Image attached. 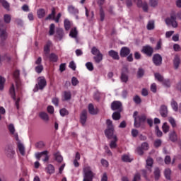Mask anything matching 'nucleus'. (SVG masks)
<instances>
[{
    "label": "nucleus",
    "instance_id": "nucleus-37",
    "mask_svg": "<svg viewBox=\"0 0 181 181\" xmlns=\"http://www.w3.org/2000/svg\"><path fill=\"white\" fill-rule=\"evenodd\" d=\"M39 117H41V119L44 121H49V115L45 112H40Z\"/></svg>",
    "mask_w": 181,
    "mask_h": 181
},
{
    "label": "nucleus",
    "instance_id": "nucleus-53",
    "mask_svg": "<svg viewBox=\"0 0 181 181\" xmlns=\"http://www.w3.org/2000/svg\"><path fill=\"white\" fill-rule=\"evenodd\" d=\"M112 118H113V119L117 121V120L119 119V118H121V115L119 114V112H115L112 114Z\"/></svg>",
    "mask_w": 181,
    "mask_h": 181
},
{
    "label": "nucleus",
    "instance_id": "nucleus-43",
    "mask_svg": "<svg viewBox=\"0 0 181 181\" xmlns=\"http://www.w3.org/2000/svg\"><path fill=\"white\" fill-rule=\"evenodd\" d=\"M159 4V0H149V5L151 8H156Z\"/></svg>",
    "mask_w": 181,
    "mask_h": 181
},
{
    "label": "nucleus",
    "instance_id": "nucleus-19",
    "mask_svg": "<svg viewBox=\"0 0 181 181\" xmlns=\"http://www.w3.org/2000/svg\"><path fill=\"white\" fill-rule=\"evenodd\" d=\"M71 100V92L66 90L62 93V100L63 101H69Z\"/></svg>",
    "mask_w": 181,
    "mask_h": 181
},
{
    "label": "nucleus",
    "instance_id": "nucleus-41",
    "mask_svg": "<svg viewBox=\"0 0 181 181\" xmlns=\"http://www.w3.org/2000/svg\"><path fill=\"white\" fill-rule=\"evenodd\" d=\"M172 174V170L169 168H167L164 171L165 177L168 180H170V175Z\"/></svg>",
    "mask_w": 181,
    "mask_h": 181
},
{
    "label": "nucleus",
    "instance_id": "nucleus-39",
    "mask_svg": "<svg viewBox=\"0 0 181 181\" xmlns=\"http://www.w3.org/2000/svg\"><path fill=\"white\" fill-rule=\"evenodd\" d=\"M147 29L148 30H153L155 29V21H150L147 24Z\"/></svg>",
    "mask_w": 181,
    "mask_h": 181
},
{
    "label": "nucleus",
    "instance_id": "nucleus-52",
    "mask_svg": "<svg viewBox=\"0 0 181 181\" xmlns=\"http://www.w3.org/2000/svg\"><path fill=\"white\" fill-rule=\"evenodd\" d=\"M91 53L92 54H94V56H96L97 54H100V49H98L97 47H93L92 49H91Z\"/></svg>",
    "mask_w": 181,
    "mask_h": 181
},
{
    "label": "nucleus",
    "instance_id": "nucleus-23",
    "mask_svg": "<svg viewBox=\"0 0 181 181\" xmlns=\"http://www.w3.org/2000/svg\"><path fill=\"white\" fill-rule=\"evenodd\" d=\"M168 136L172 142H175V141H177V134H176V132L175 130L171 131L168 134Z\"/></svg>",
    "mask_w": 181,
    "mask_h": 181
},
{
    "label": "nucleus",
    "instance_id": "nucleus-45",
    "mask_svg": "<svg viewBox=\"0 0 181 181\" xmlns=\"http://www.w3.org/2000/svg\"><path fill=\"white\" fill-rule=\"evenodd\" d=\"M168 122L170 124V125L173 127V128L176 127V120L173 117H169L168 118Z\"/></svg>",
    "mask_w": 181,
    "mask_h": 181
},
{
    "label": "nucleus",
    "instance_id": "nucleus-30",
    "mask_svg": "<svg viewBox=\"0 0 181 181\" xmlns=\"http://www.w3.org/2000/svg\"><path fill=\"white\" fill-rule=\"evenodd\" d=\"M88 110L90 114H92V115H95V114L98 113V109L94 108V106L93 105H89L88 106Z\"/></svg>",
    "mask_w": 181,
    "mask_h": 181
},
{
    "label": "nucleus",
    "instance_id": "nucleus-24",
    "mask_svg": "<svg viewBox=\"0 0 181 181\" xmlns=\"http://www.w3.org/2000/svg\"><path fill=\"white\" fill-rule=\"evenodd\" d=\"M163 134H168L170 131V126L168 122H164L161 127Z\"/></svg>",
    "mask_w": 181,
    "mask_h": 181
},
{
    "label": "nucleus",
    "instance_id": "nucleus-54",
    "mask_svg": "<svg viewBox=\"0 0 181 181\" xmlns=\"http://www.w3.org/2000/svg\"><path fill=\"white\" fill-rule=\"evenodd\" d=\"M69 36H71V37H77V30L73 28L70 32Z\"/></svg>",
    "mask_w": 181,
    "mask_h": 181
},
{
    "label": "nucleus",
    "instance_id": "nucleus-51",
    "mask_svg": "<svg viewBox=\"0 0 181 181\" xmlns=\"http://www.w3.org/2000/svg\"><path fill=\"white\" fill-rule=\"evenodd\" d=\"M70 26H71V23L68 19H65L64 21V27L66 30H69L70 29Z\"/></svg>",
    "mask_w": 181,
    "mask_h": 181
},
{
    "label": "nucleus",
    "instance_id": "nucleus-48",
    "mask_svg": "<svg viewBox=\"0 0 181 181\" xmlns=\"http://www.w3.org/2000/svg\"><path fill=\"white\" fill-rule=\"evenodd\" d=\"M6 80L5 78L0 76V90H4V87H5V82Z\"/></svg>",
    "mask_w": 181,
    "mask_h": 181
},
{
    "label": "nucleus",
    "instance_id": "nucleus-16",
    "mask_svg": "<svg viewBox=\"0 0 181 181\" xmlns=\"http://www.w3.org/2000/svg\"><path fill=\"white\" fill-rule=\"evenodd\" d=\"M112 110H118V111H121L122 108V104L119 101H115L111 105Z\"/></svg>",
    "mask_w": 181,
    "mask_h": 181
},
{
    "label": "nucleus",
    "instance_id": "nucleus-17",
    "mask_svg": "<svg viewBox=\"0 0 181 181\" xmlns=\"http://www.w3.org/2000/svg\"><path fill=\"white\" fill-rule=\"evenodd\" d=\"M141 52L147 54V56H151L153 52V49L151 47V46L147 45L143 47Z\"/></svg>",
    "mask_w": 181,
    "mask_h": 181
},
{
    "label": "nucleus",
    "instance_id": "nucleus-29",
    "mask_svg": "<svg viewBox=\"0 0 181 181\" xmlns=\"http://www.w3.org/2000/svg\"><path fill=\"white\" fill-rule=\"evenodd\" d=\"M171 107L173 108V111L175 112H177L179 111V107L177 106V102H176L175 100H172L170 102Z\"/></svg>",
    "mask_w": 181,
    "mask_h": 181
},
{
    "label": "nucleus",
    "instance_id": "nucleus-15",
    "mask_svg": "<svg viewBox=\"0 0 181 181\" xmlns=\"http://www.w3.org/2000/svg\"><path fill=\"white\" fill-rule=\"evenodd\" d=\"M153 62L156 66H160V64H162V57L158 54H155L153 57Z\"/></svg>",
    "mask_w": 181,
    "mask_h": 181
},
{
    "label": "nucleus",
    "instance_id": "nucleus-1",
    "mask_svg": "<svg viewBox=\"0 0 181 181\" xmlns=\"http://www.w3.org/2000/svg\"><path fill=\"white\" fill-rule=\"evenodd\" d=\"M10 94L15 102L16 107L18 110L19 102L21 101V93L19 92V86L16 82V84H13L10 88Z\"/></svg>",
    "mask_w": 181,
    "mask_h": 181
},
{
    "label": "nucleus",
    "instance_id": "nucleus-31",
    "mask_svg": "<svg viewBox=\"0 0 181 181\" xmlns=\"http://www.w3.org/2000/svg\"><path fill=\"white\" fill-rule=\"evenodd\" d=\"M37 17L40 19H42V18H45V15H46V11L43 8H39L37 11Z\"/></svg>",
    "mask_w": 181,
    "mask_h": 181
},
{
    "label": "nucleus",
    "instance_id": "nucleus-26",
    "mask_svg": "<svg viewBox=\"0 0 181 181\" xmlns=\"http://www.w3.org/2000/svg\"><path fill=\"white\" fill-rule=\"evenodd\" d=\"M122 160H123V162H132V160H134V158H132L129 154H124L122 156Z\"/></svg>",
    "mask_w": 181,
    "mask_h": 181
},
{
    "label": "nucleus",
    "instance_id": "nucleus-20",
    "mask_svg": "<svg viewBox=\"0 0 181 181\" xmlns=\"http://www.w3.org/2000/svg\"><path fill=\"white\" fill-rule=\"evenodd\" d=\"M50 46H52V42L48 41L44 47L45 57H47V54L50 52Z\"/></svg>",
    "mask_w": 181,
    "mask_h": 181
},
{
    "label": "nucleus",
    "instance_id": "nucleus-64",
    "mask_svg": "<svg viewBox=\"0 0 181 181\" xmlns=\"http://www.w3.org/2000/svg\"><path fill=\"white\" fill-rule=\"evenodd\" d=\"M139 180H141V175H139V173H136L134 177L133 181H139Z\"/></svg>",
    "mask_w": 181,
    "mask_h": 181
},
{
    "label": "nucleus",
    "instance_id": "nucleus-35",
    "mask_svg": "<svg viewBox=\"0 0 181 181\" xmlns=\"http://www.w3.org/2000/svg\"><path fill=\"white\" fill-rule=\"evenodd\" d=\"M109 55L110 56V57H112V59H115V60H118V59H119V56H118V52L115 51H110Z\"/></svg>",
    "mask_w": 181,
    "mask_h": 181
},
{
    "label": "nucleus",
    "instance_id": "nucleus-13",
    "mask_svg": "<svg viewBox=\"0 0 181 181\" xmlns=\"http://www.w3.org/2000/svg\"><path fill=\"white\" fill-rule=\"evenodd\" d=\"M169 111L168 110V106L162 105L160 107V115L163 118H166L168 117Z\"/></svg>",
    "mask_w": 181,
    "mask_h": 181
},
{
    "label": "nucleus",
    "instance_id": "nucleus-2",
    "mask_svg": "<svg viewBox=\"0 0 181 181\" xmlns=\"http://www.w3.org/2000/svg\"><path fill=\"white\" fill-rule=\"evenodd\" d=\"M107 129L105 131V134L109 139H115L117 141V135L114 134V125L111 119L106 120Z\"/></svg>",
    "mask_w": 181,
    "mask_h": 181
},
{
    "label": "nucleus",
    "instance_id": "nucleus-28",
    "mask_svg": "<svg viewBox=\"0 0 181 181\" xmlns=\"http://www.w3.org/2000/svg\"><path fill=\"white\" fill-rule=\"evenodd\" d=\"M129 49L127 47H123L121 49L120 52V56H122V57H125L126 56H128V54H129Z\"/></svg>",
    "mask_w": 181,
    "mask_h": 181
},
{
    "label": "nucleus",
    "instance_id": "nucleus-14",
    "mask_svg": "<svg viewBox=\"0 0 181 181\" xmlns=\"http://www.w3.org/2000/svg\"><path fill=\"white\" fill-rule=\"evenodd\" d=\"M121 80L123 83H127L128 81V69L123 68L122 71Z\"/></svg>",
    "mask_w": 181,
    "mask_h": 181
},
{
    "label": "nucleus",
    "instance_id": "nucleus-49",
    "mask_svg": "<svg viewBox=\"0 0 181 181\" xmlns=\"http://www.w3.org/2000/svg\"><path fill=\"white\" fill-rule=\"evenodd\" d=\"M1 4L5 9H6L7 11H9L10 5H9V3H8V1H6V0H1Z\"/></svg>",
    "mask_w": 181,
    "mask_h": 181
},
{
    "label": "nucleus",
    "instance_id": "nucleus-34",
    "mask_svg": "<svg viewBox=\"0 0 181 181\" xmlns=\"http://www.w3.org/2000/svg\"><path fill=\"white\" fill-rule=\"evenodd\" d=\"M54 159L57 160V162H59V163L63 162V157L62 155H60V153L57 152L54 154Z\"/></svg>",
    "mask_w": 181,
    "mask_h": 181
},
{
    "label": "nucleus",
    "instance_id": "nucleus-3",
    "mask_svg": "<svg viewBox=\"0 0 181 181\" xmlns=\"http://www.w3.org/2000/svg\"><path fill=\"white\" fill-rule=\"evenodd\" d=\"M83 181H93V179H94V173L88 164H85L83 165Z\"/></svg>",
    "mask_w": 181,
    "mask_h": 181
},
{
    "label": "nucleus",
    "instance_id": "nucleus-59",
    "mask_svg": "<svg viewBox=\"0 0 181 181\" xmlns=\"http://www.w3.org/2000/svg\"><path fill=\"white\" fill-rule=\"evenodd\" d=\"M42 71H43V65H37L35 66L36 73H42Z\"/></svg>",
    "mask_w": 181,
    "mask_h": 181
},
{
    "label": "nucleus",
    "instance_id": "nucleus-10",
    "mask_svg": "<svg viewBox=\"0 0 181 181\" xmlns=\"http://www.w3.org/2000/svg\"><path fill=\"white\" fill-rule=\"evenodd\" d=\"M35 157L37 159L42 158L43 162H47L49 160V156L47 155V151H45L41 153H36Z\"/></svg>",
    "mask_w": 181,
    "mask_h": 181
},
{
    "label": "nucleus",
    "instance_id": "nucleus-11",
    "mask_svg": "<svg viewBox=\"0 0 181 181\" xmlns=\"http://www.w3.org/2000/svg\"><path fill=\"white\" fill-rule=\"evenodd\" d=\"M55 14H56V10L53 9L52 11V13L49 14L47 17L46 20L49 21L50 19H53V21H55V22L58 23L59 18H62V13H59L57 14V16L56 17H54Z\"/></svg>",
    "mask_w": 181,
    "mask_h": 181
},
{
    "label": "nucleus",
    "instance_id": "nucleus-38",
    "mask_svg": "<svg viewBox=\"0 0 181 181\" xmlns=\"http://www.w3.org/2000/svg\"><path fill=\"white\" fill-rule=\"evenodd\" d=\"M49 57L50 62H53L54 63H56L59 60V57L54 53H51Z\"/></svg>",
    "mask_w": 181,
    "mask_h": 181
},
{
    "label": "nucleus",
    "instance_id": "nucleus-27",
    "mask_svg": "<svg viewBox=\"0 0 181 181\" xmlns=\"http://www.w3.org/2000/svg\"><path fill=\"white\" fill-rule=\"evenodd\" d=\"M80 153H76L75 156V158L74 160V165L75 168H78L80 166V163H78V160H80Z\"/></svg>",
    "mask_w": 181,
    "mask_h": 181
},
{
    "label": "nucleus",
    "instance_id": "nucleus-55",
    "mask_svg": "<svg viewBox=\"0 0 181 181\" xmlns=\"http://www.w3.org/2000/svg\"><path fill=\"white\" fill-rule=\"evenodd\" d=\"M86 66L89 71H93L94 70V66H93V63L91 62L86 63Z\"/></svg>",
    "mask_w": 181,
    "mask_h": 181
},
{
    "label": "nucleus",
    "instance_id": "nucleus-33",
    "mask_svg": "<svg viewBox=\"0 0 181 181\" xmlns=\"http://www.w3.org/2000/svg\"><path fill=\"white\" fill-rule=\"evenodd\" d=\"M45 170L47 173H49V175H52L54 172V167L52 165L49 164L47 166Z\"/></svg>",
    "mask_w": 181,
    "mask_h": 181
},
{
    "label": "nucleus",
    "instance_id": "nucleus-4",
    "mask_svg": "<svg viewBox=\"0 0 181 181\" xmlns=\"http://www.w3.org/2000/svg\"><path fill=\"white\" fill-rule=\"evenodd\" d=\"M49 36H55V37L58 38L59 40H61L63 37V30L62 28H58L56 32V28L54 24H51L49 25Z\"/></svg>",
    "mask_w": 181,
    "mask_h": 181
},
{
    "label": "nucleus",
    "instance_id": "nucleus-42",
    "mask_svg": "<svg viewBox=\"0 0 181 181\" xmlns=\"http://www.w3.org/2000/svg\"><path fill=\"white\" fill-rule=\"evenodd\" d=\"M12 19V16L11 14H4V21L5 23H11V21Z\"/></svg>",
    "mask_w": 181,
    "mask_h": 181
},
{
    "label": "nucleus",
    "instance_id": "nucleus-63",
    "mask_svg": "<svg viewBox=\"0 0 181 181\" xmlns=\"http://www.w3.org/2000/svg\"><path fill=\"white\" fill-rule=\"evenodd\" d=\"M162 83L165 87H169L170 86V80L169 79H164Z\"/></svg>",
    "mask_w": 181,
    "mask_h": 181
},
{
    "label": "nucleus",
    "instance_id": "nucleus-62",
    "mask_svg": "<svg viewBox=\"0 0 181 181\" xmlns=\"http://www.w3.org/2000/svg\"><path fill=\"white\" fill-rule=\"evenodd\" d=\"M69 114V112L65 108H63L60 110V115L62 117H65V115H67Z\"/></svg>",
    "mask_w": 181,
    "mask_h": 181
},
{
    "label": "nucleus",
    "instance_id": "nucleus-57",
    "mask_svg": "<svg viewBox=\"0 0 181 181\" xmlns=\"http://www.w3.org/2000/svg\"><path fill=\"white\" fill-rule=\"evenodd\" d=\"M134 101L136 104H141L142 100L141 99V97H139V95H135L134 97Z\"/></svg>",
    "mask_w": 181,
    "mask_h": 181
},
{
    "label": "nucleus",
    "instance_id": "nucleus-7",
    "mask_svg": "<svg viewBox=\"0 0 181 181\" xmlns=\"http://www.w3.org/2000/svg\"><path fill=\"white\" fill-rule=\"evenodd\" d=\"M46 79L43 76H40L37 78V83L35 84V86L33 89L34 93H37L39 90H43L46 87Z\"/></svg>",
    "mask_w": 181,
    "mask_h": 181
},
{
    "label": "nucleus",
    "instance_id": "nucleus-22",
    "mask_svg": "<svg viewBox=\"0 0 181 181\" xmlns=\"http://www.w3.org/2000/svg\"><path fill=\"white\" fill-rule=\"evenodd\" d=\"M87 121V111L83 110L81 114V122L84 125Z\"/></svg>",
    "mask_w": 181,
    "mask_h": 181
},
{
    "label": "nucleus",
    "instance_id": "nucleus-18",
    "mask_svg": "<svg viewBox=\"0 0 181 181\" xmlns=\"http://www.w3.org/2000/svg\"><path fill=\"white\" fill-rule=\"evenodd\" d=\"M0 39L6 40L8 39V32L6 28H0Z\"/></svg>",
    "mask_w": 181,
    "mask_h": 181
},
{
    "label": "nucleus",
    "instance_id": "nucleus-50",
    "mask_svg": "<svg viewBox=\"0 0 181 181\" xmlns=\"http://www.w3.org/2000/svg\"><path fill=\"white\" fill-rule=\"evenodd\" d=\"M118 141V138H117V140L113 139L110 141V146L111 149H115L117 148V141Z\"/></svg>",
    "mask_w": 181,
    "mask_h": 181
},
{
    "label": "nucleus",
    "instance_id": "nucleus-9",
    "mask_svg": "<svg viewBox=\"0 0 181 181\" xmlns=\"http://www.w3.org/2000/svg\"><path fill=\"white\" fill-rule=\"evenodd\" d=\"M137 6L141 8L144 12H149V4L146 1H142L141 0H138Z\"/></svg>",
    "mask_w": 181,
    "mask_h": 181
},
{
    "label": "nucleus",
    "instance_id": "nucleus-61",
    "mask_svg": "<svg viewBox=\"0 0 181 181\" xmlns=\"http://www.w3.org/2000/svg\"><path fill=\"white\" fill-rule=\"evenodd\" d=\"M150 90L151 91H152V93H156V90H157L156 83H152L151 85Z\"/></svg>",
    "mask_w": 181,
    "mask_h": 181
},
{
    "label": "nucleus",
    "instance_id": "nucleus-21",
    "mask_svg": "<svg viewBox=\"0 0 181 181\" xmlns=\"http://www.w3.org/2000/svg\"><path fill=\"white\" fill-rule=\"evenodd\" d=\"M173 64H174V68L175 69H179V66H180V57L179 56L175 55L174 57L173 60Z\"/></svg>",
    "mask_w": 181,
    "mask_h": 181
},
{
    "label": "nucleus",
    "instance_id": "nucleus-40",
    "mask_svg": "<svg viewBox=\"0 0 181 181\" xmlns=\"http://www.w3.org/2000/svg\"><path fill=\"white\" fill-rule=\"evenodd\" d=\"M68 11L70 13H72L74 15H76V13H78V10H77V8H76L73 6H69Z\"/></svg>",
    "mask_w": 181,
    "mask_h": 181
},
{
    "label": "nucleus",
    "instance_id": "nucleus-47",
    "mask_svg": "<svg viewBox=\"0 0 181 181\" xmlns=\"http://www.w3.org/2000/svg\"><path fill=\"white\" fill-rule=\"evenodd\" d=\"M94 60L96 63H100L103 60V54L100 53L96 54L95 57H94Z\"/></svg>",
    "mask_w": 181,
    "mask_h": 181
},
{
    "label": "nucleus",
    "instance_id": "nucleus-46",
    "mask_svg": "<svg viewBox=\"0 0 181 181\" xmlns=\"http://www.w3.org/2000/svg\"><path fill=\"white\" fill-rule=\"evenodd\" d=\"M155 78L157 80V81H159L160 83H163V81L165 80L163 79V76L160 75L159 73L155 74Z\"/></svg>",
    "mask_w": 181,
    "mask_h": 181
},
{
    "label": "nucleus",
    "instance_id": "nucleus-36",
    "mask_svg": "<svg viewBox=\"0 0 181 181\" xmlns=\"http://www.w3.org/2000/svg\"><path fill=\"white\" fill-rule=\"evenodd\" d=\"M160 177V170L156 168L154 170V179L155 180H159Z\"/></svg>",
    "mask_w": 181,
    "mask_h": 181
},
{
    "label": "nucleus",
    "instance_id": "nucleus-56",
    "mask_svg": "<svg viewBox=\"0 0 181 181\" xmlns=\"http://www.w3.org/2000/svg\"><path fill=\"white\" fill-rule=\"evenodd\" d=\"M160 145H162V140L161 139H158L155 140L154 146L156 148H159V146H160Z\"/></svg>",
    "mask_w": 181,
    "mask_h": 181
},
{
    "label": "nucleus",
    "instance_id": "nucleus-58",
    "mask_svg": "<svg viewBox=\"0 0 181 181\" xmlns=\"http://www.w3.org/2000/svg\"><path fill=\"white\" fill-rule=\"evenodd\" d=\"M100 21H104V18H105V13H104V9L103 8H100Z\"/></svg>",
    "mask_w": 181,
    "mask_h": 181
},
{
    "label": "nucleus",
    "instance_id": "nucleus-8",
    "mask_svg": "<svg viewBox=\"0 0 181 181\" xmlns=\"http://www.w3.org/2000/svg\"><path fill=\"white\" fill-rule=\"evenodd\" d=\"M133 117L134 118V127L136 128H139L141 124L146 119V117L144 115L139 116L138 112H134Z\"/></svg>",
    "mask_w": 181,
    "mask_h": 181
},
{
    "label": "nucleus",
    "instance_id": "nucleus-5",
    "mask_svg": "<svg viewBox=\"0 0 181 181\" xmlns=\"http://www.w3.org/2000/svg\"><path fill=\"white\" fill-rule=\"evenodd\" d=\"M165 22L168 26H173V28H177V21H176V11H172L170 17L165 18Z\"/></svg>",
    "mask_w": 181,
    "mask_h": 181
},
{
    "label": "nucleus",
    "instance_id": "nucleus-12",
    "mask_svg": "<svg viewBox=\"0 0 181 181\" xmlns=\"http://www.w3.org/2000/svg\"><path fill=\"white\" fill-rule=\"evenodd\" d=\"M148 149H149V145L148 143L144 142L141 144V147L136 148V152H137L139 155H144V151H148Z\"/></svg>",
    "mask_w": 181,
    "mask_h": 181
},
{
    "label": "nucleus",
    "instance_id": "nucleus-44",
    "mask_svg": "<svg viewBox=\"0 0 181 181\" xmlns=\"http://www.w3.org/2000/svg\"><path fill=\"white\" fill-rule=\"evenodd\" d=\"M18 148L20 153H21L22 155H25V146H23V144L22 143L18 144Z\"/></svg>",
    "mask_w": 181,
    "mask_h": 181
},
{
    "label": "nucleus",
    "instance_id": "nucleus-32",
    "mask_svg": "<svg viewBox=\"0 0 181 181\" xmlns=\"http://www.w3.org/2000/svg\"><path fill=\"white\" fill-rule=\"evenodd\" d=\"M155 134L158 138H160L163 136V132L160 131L159 126L158 125H155Z\"/></svg>",
    "mask_w": 181,
    "mask_h": 181
},
{
    "label": "nucleus",
    "instance_id": "nucleus-6",
    "mask_svg": "<svg viewBox=\"0 0 181 181\" xmlns=\"http://www.w3.org/2000/svg\"><path fill=\"white\" fill-rule=\"evenodd\" d=\"M152 165H153V160L151 158H147L146 170H142V173L145 179H148V175L152 173Z\"/></svg>",
    "mask_w": 181,
    "mask_h": 181
},
{
    "label": "nucleus",
    "instance_id": "nucleus-60",
    "mask_svg": "<svg viewBox=\"0 0 181 181\" xmlns=\"http://www.w3.org/2000/svg\"><path fill=\"white\" fill-rule=\"evenodd\" d=\"M79 81H78V79H77V78L76 77H72L71 78V84L72 86H77V84H78Z\"/></svg>",
    "mask_w": 181,
    "mask_h": 181
},
{
    "label": "nucleus",
    "instance_id": "nucleus-25",
    "mask_svg": "<svg viewBox=\"0 0 181 181\" xmlns=\"http://www.w3.org/2000/svg\"><path fill=\"white\" fill-rule=\"evenodd\" d=\"M6 155L8 156V158H13L15 156V150L12 148H8L6 150Z\"/></svg>",
    "mask_w": 181,
    "mask_h": 181
}]
</instances>
